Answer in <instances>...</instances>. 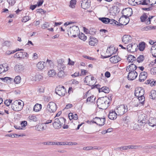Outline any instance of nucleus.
Listing matches in <instances>:
<instances>
[{"instance_id":"1","label":"nucleus","mask_w":156,"mask_h":156,"mask_svg":"<svg viewBox=\"0 0 156 156\" xmlns=\"http://www.w3.org/2000/svg\"><path fill=\"white\" fill-rule=\"evenodd\" d=\"M97 104L99 108L105 109L110 105L109 99L107 97H102L97 100Z\"/></svg>"},{"instance_id":"2","label":"nucleus","mask_w":156,"mask_h":156,"mask_svg":"<svg viewBox=\"0 0 156 156\" xmlns=\"http://www.w3.org/2000/svg\"><path fill=\"white\" fill-rule=\"evenodd\" d=\"M68 34L71 36L75 37L78 35L80 31L78 26H72L69 27V29L68 30Z\"/></svg>"},{"instance_id":"3","label":"nucleus","mask_w":156,"mask_h":156,"mask_svg":"<svg viewBox=\"0 0 156 156\" xmlns=\"http://www.w3.org/2000/svg\"><path fill=\"white\" fill-rule=\"evenodd\" d=\"M66 120L63 117L55 118L53 123V127L55 129H59L61 127L63 123H65Z\"/></svg>"},{"instance_id":"4","label":"nucleus","mask_w":156,"mask_h":156,"mask_svg":"<svg viewBox=\"0 0 156 156\" xmlns=\"http://www.w3.org/2000/svg\"><path fill=\"white\" fill-rule=\"evenodd\" d=\"M22 102L19 100H16L12 104L11 108L15 111H19L21 110L23 108V105H22Z\"/></svg>"},{"instance_id":"5","label":"nucleus","mask_w":156,"mask_h":156,"mask_svg":"<svg viewBox=\"0 0 156 156\" xmlns=\"http://www.w3.org/2000/svg\"><path fill=\"white\" fill-rule=\"evenodd\" d=\"M127 109L126 105H122L117 107L115 110L118 115L121 116L127 112Z\"/></svg>"},{"instance_id":"6","label":"nucleus","mask_w":156,"mask_h":156,"mask_svg":"<svg viewBox=\"0 0 156 156\" xmlns=\"http://www.w3.org/2000/svg\"><path fill=\"white\" fill-rule=\"evenodd\" d=\"M117 51V49H116L113 47L110 46L108 48L106 51V54L107 55L103 56V58H106L111 57L112 55L115 54Z\"/></svg>"},{"instance_id":"7","label":"nucleus","mask_w":156,"mask_h":156,"mask_svg":"<svg viewBox=\"0 0 156 156\" xmlns=\"http://www.w3.org/2000/svg\"><path fill=\"white\" fill-rule=\"evenodd\" d=\"M55 92L57 94L61 96H64L66 92L65 87L63 86L57 87L55 89Z\"/></svg>"},{"instance_id":"8","label":"nucleus","mask_w":156,"mask_h":156,"mask_svg":"<svg viewBox=\"0 0 156 156\" xmlns=\"http://www.w3.org/2000/svg\"><path fill=\"white\" fill-rule=\"evenodd\" d=\"M57 109L56 105L53 102H49L47 107V111L50 113L54 112Z\"/></svg>"},{"instance_id":"9","label":"nucleus","mask_w":156,"mask_h":156,"mask_svg":"<svg viewBox=\"0 0 156 156\" xmlns=\"http://www.w3.org/2000/svg\"><path fill=\"white\" fill-rule=\"evenodd\" d=\"M105 118H100L98 117H95L93 119L92 122L98 125L102 126L105 123Z\"/></svg>"},{"instance_id":"10","label":"nucleus","mask_w":156,"mask_h":156,"mask_svg":"<svg viewBox=\"0 0 156 156\" xmlns=\"http://www.w3.org/2000/svg\"><path fill=\"white\" fill-rule=\"evenodd\" d=\"M137 44L134 42L129 44L127 46L126 49L127 51L130 52H134L136 51Z\"/></svg>"},{"instance_id":"11","label":"nucleus","mask_w":156,"mask_h":156,"mask_svg":"<svg viewBox=\"0 0 156 156\" xmlns=\"http://www.w3.org/2000/svg\"><path fill=\"white\" fill-rule=\"evenodd\" d=\"M154 16H151L148 18L147 16L145 14L143 15L140 18L142 22H144L147 24H149L151 23V19L154 17Z\"/></svg>"},{"instance_id":"12","label":"nucleus","mask_w":156,"mask_h":156,"mask_svg":"<svg viewBox=\"0 0 156 156\" xmlns=\"http://www.w3.org/2000/svg\"><path fill=\"white\" fill-rule=\"evenodd\" d=\"M147 119L145 118L144 114L140 115L138 118V123L141 126H144L145 124L147 123Z\"/></svg>"},{"instance_id":"13","label":"nucleus","mask_w":156,"mask_h":156,"mask_svg":"<svg viewBox=\"0 0 156 156\" xmlns=\"http://www.w3.org/2000/svg\"><path fill=\"white\" fill-rule=\"evenodd\" d=\"M137 76V73L136 71H133L129 72L127 77L128 80H133L135 79Z\"/></svg>"},{"instance_id":"14","label":"nucleus","mask_w":156,"mask_h":156,"mask_svg":"<svg viewBox=\"0 0 156 156\" xmlns=\"http://www.w3.org/2000/svg\"><path fill=\"white\" fill-rule=\"evenodd\" d=\"M144 90L141 87L136 88L135 90V95L136 97L141 96L144 95Z\"/></svg>"},{"instance_id":"15","label":"nucleus","mask_w":156,"mask_h":156,"mask_svg":"<svg viewBox=\"0 0 156 156\" xmlns=\"http://www.w3.org/2000/svg\"><path fill=\"white\" fill-rule=\"evenodd\" d=\"M28 54L25 52H19L15 54L14 57V58H24L27 56Z\"/></svg>"},{"instance_id":"16","label":"nucleus","mask_w":156,"mask_h":156,"mask_svg":"<svg viewBox=\"0 0 156 156\" xmlns=\"http://www.w3.org/2000/svg\"><path fill=\"white\" fill-rule=\"evenodd\" d=\"M115 111H116L113 110H110L108 115V117L109 119L114 120L117 118L118 114Z\"/></svg>"},{"instance_id":"17","label":"nucleus","mask_w":156,"mask_h":156,"mask_svg":"<svg viewBox=\"0 0 156 156\" xmlns=\"http://www.w3.org/2000/svg\"><path fill=\"white\" fill-rule=\"evenodd\" d=\"M132 38L131 36L128 35H125L122 38V42L125 44H128L131 41Z\"/></svg>"},{"instance_id":"18","label":"nucleus","mask_w":156,"mask_h":156,"mask_svg":"<svg viewBox=\"0 0 156 156\" xmlns=\"http://www.w3.org/2000/svg\"><path fill=\"white\" fill-rule=\"evenodd\" d=\"M82 7L84 9H86L90 6V0H83L81 3Z\"/></svg>"},{"instance_id":"19","label":"nucleus","mask_w":156,"mask_h":156,"mask_svg":"<svg viewBox=\"0 0 156 156\" xmlns=\"http://www.w3.org/2000/svg\"><path fill=\"white\" fill-rule=\"evenodd\" d=\"M123 13L125 14V16H130L133 14L132 9L130 8H126L123 10L122 13Z\"/></svg>"},{"instance_id":"20","label":"nucleus","mask_w":156,"mask_h":156,"mask_svg":"<svg viewBox=\"0 0 156 156\" xmlns=\"http://www.w3.org/2000/svg\"><path fill=\"white\" fill-rule=\"evenodd\" d=\"M147 73L145 72H143L140 73L139 80L140 82H143L145 80L147 76Z\"/></svg>"},{"instance_id":"21","label":"nucleus","mask_w":156,"mask_h":156,"mask_svg":"<svg viewBox=\"0 0 156 156\" xmlns=\"http://www.w3.org/2000/svg\"><path fill=\"white\" fill-rule=\"evenodd\" d=\"M137 67L135 64H132L129 66H127L126 68V71L127 72H133V71H136Z\"/></svg>"},{"instance_id":"22","label":"nucleus","mask_w":156,"mask_h":156,"mask_svg":"<svg viewBox=\"0 0 156 156\" xmlns=\"http://www.w3.org/2000/svg\"><path fill=\"white\" fill-rule=\"evenodd\" d=\"M8 68L9 66L6 63L0 65V74L7 71Z\"/></svg>"},{"instance_id":"23","label":"nucleus","mask_w":156,"mask_h":156,"mask_svg":"<svg viewBox=\"0 0 156 156\" xmlns=\"http://www.w3.org/2000/svg\"><path fill=\"white\" fill-rule=\"evenodd\" d=\"M121 58L118 55H115L110 58V61L113 63H116L121 60Z\"/></svg>"},{"instance_id":"24","label":"nucleus","mask_w":156,"mask_h":156,"mask_svg":"<svg viewBox=\"0 0 156 156\" xmlns=\"http://www.w3.org/2000/svg\"><path fill=\"white\" fill-rule=\"evenodd\" d=\"M147 123L152 127L156 126V119L153 117L150 118L148 120H147Z\"/></svg>"},{"instance_id":"25","label":"nucleus","mask_w":156,"mask_h":156,"mask_svg":"<svg viewBox=\"0 0 156 156\" xmlns=\"http://www.w3.org/2000/svg\"><path fill=\"white\" fill-rule=\"evenodd\" d=\"M98 42V41L96 38L90 37L89 40V43L90 45L94 46L97 44Z\"/></svg>"},{"instance_id":"26","label":"nucleus","mask_w":156,"mask_h":156,"mask_svg":"<svg viewBox=\"0 0 156 156\" xmlns=\"http://www.w3.org/2000/svg\"><path fill=\"white\" fill-rule=\"evenodd\" d=\"M35 127L36 129L39 131H43L46 129L44 123H39L38 125H36Z\"/></svg>"},{"instance_id":"27","label":"nucleus","mask_w":156,"mask_h":156,"mask_svg":"<svg viewBox=\"0 0 156 156\" xmlns=\"http://www.w3.org/2000/svg\"><path fill=\"white\" fill-rule=\"evenodd\" d=\"M27 120L30 122H36L38 120V119L37 115L34 114L30 115L27 118Z\"/></svg>"},{"instance_id":"28","label":"nucleus","mask_w":156,"mask_h":156,"mask_svg":"<svg viewBox=\"0 0 156 156\" xmlns=\"http://www.w3.org/2000/svg\"><path fill=\"white\" fill-rule=\"evenodd\" d=\"M15 71L17 73H20L23 70V67L22 65H16L14 68Z\"/></svg>"},{"instance_id":"29","label":"nucleus","mask_w":156,"mask_h":156,"mask_svg":"<svg viewBox=\"0 0 156 156\" xmlns=\"http://www.w3.org/2000/svg\"><path fill=\"white\" fill-rule=\"evenodd\" d=\"M41 108L42 105L41 104L37 103L34 106L33 110L36 112H38L41 110Z\"/></svg>"},{"instance_id":"30","label":"nucleus","mask_w":156,"mask_h":156,"mask_svg":"<svg viewBox=\"0 0 156 156\" xmlns=\"http://www.w3.org/2000/svg\"><path fill=\"white\" fill-rule=\"evenodd\" d=\"M151 52L153 56L156 58V44L153 45L151 49Z\"/></svg>"},{"instance_id":"31","label":"nucleus","mask_w":156,"mask_h":156,"mask_svg":"<svg viewBox=\"0 0 156 156\" xmlns=\"http://www.w3.org/2000/svg\"><path fill=\"white\" fill-rule=\"evenodd\" d=\"M98 91L99 92H102L105 93H108L109 92V89L106 87H104L101 88H99Z\"/></svg>"},{"instance_id":"32","label":"nucleus","mask_w":156,"mask_h":156,"mask_svg":"<svg viewBox=\"0 0 156 156\" xmlns=\"http://www.w3.org/2000/svg\"><path fill=\"white\" fill-rule=\"evenodd\" d=\"M44 62L42 61L40 62L37 64V68L40 69H43L44 68Z\"/></svg>"},{"instance_id":"33","label":"nucleus","mask_w":156,"mask_h":156,"mask_svg":"<svg viewBox=\"0 0 156 156\" xmlns=\"http://www.w3.org/2000/svg\"><path fill=\"white\" fill-rule=\"evenodd\" d=\"M150 98L154 99L156 98V91L154 90H152L149 94Z\"/></svg>"},{"instance_id":"34","label":"nucleus","mask_w":156,"mask_h":156,"mask_svg":"<svg viewBox=\"0 0 156 156\" xmlns=\"http://www.w3.org/2000/svg\"><path fill=\"white\" fill-rule=\"evenodd\" d=\"M139 48L140 51H143L145 47V44L144 42H142L139 44Z\"/></svg>"},{"instance_id":"35","label":"nucleus","mask_w":156,"mask_h":156,"mask_svg":"<svg viewBox=\"0 0 156 156\" xmlns=\"http://www.w3.org/2000/svg\"><path fill=\"white\" fill-rule=\"evenodd\" d=\"M65 65L62 63H59L57 66L58 69L59 71L64 70L65 68Z\"/></svg>"},{"instance_id":"36","label":"nucleus","mask_w":156,"mask_h":156,"mask_svg":"<svg viewBox=\"0 0 156 156\" xmlns=\"http://www.w3.org/2000/svg\"><path fill=\"white\" fill-rule=\"evenodd\" d=\"M76 0H71L70 2L69 7L72 8H74L76 4Z\"/></svg>"},{"instance_id":"37","label":"nucleus","mask_w":156,"mask_h":156,"mask_svg":"<svg viewBox=\"0 0 156 156\" xmlns=\"http://www.w3.org/2000/svg\"><path fill=\"white\" fill-rule=\"evenodd\" d=\"M83 29L84 31L86 32V33L87 34H95V31H94V29H92V30H93V31L91 30V29H90V30H89L88 29H87L85 27L83 28Z\"/></svg>"},{"instance_id":"38","label":"nucleus","mask_w":156,"mask_h":156,"mask_svg":"<svg viewBox=\"0 0 156 156\" xmlns=\"http://www.w3.org/2000/svg\"><path fill=\"white\" fill-rule=\"evenodd\" d=\"M95 97L93 95L89 97L87 99L86 102H93L95 101Z\"/></svg>"},{"instance_id":"39","label":"nucleus","mask_w":156,"mask_h":156,"mask_svg":"<svg viewBox=\"0 0 156 156\" xmlns=\"http://www.w3.org/2000/svg\"><path fill=\"white\" fill-rule=\"evenodd\" d=\"M98 19L100 20L104 23H108V20H109L108 18L106 17H100Z\"/></svg>"},{"instance_id":"40","label":"nucleus","mask_w":156,"mask_h":156,"mask_svg":"<svg viewBox=\"0 0 156 156\" xmlns=\"http://www.w3.org/2000/svg\"><path fill=\"white\" fill-rule=\"evenodd\" d=\"M138 97V100L140 101V103L142 105H143L145 100V97L143 95L141 96H140Z\"/></svg>"},{"instance_id":"41","label":"nucleus","mask_w":156,"mask_h":156,"mask_svg":"<svg viewBox=\"0 0 156 156\" xmlns=\"http://www.w3.org/2000/svg\"><path fill=\"white\" fill-rule=\"evenodd\" d=\"M56 73L53 69H51L48 71V75L50 77H54Z\"/></svg>"},{"instance_id":"42","label":"nucleus","mask_w":156,"mask_h":156,"mask_svg":"<svg viewBox=\"0 0 156 156\" xmlns=\"http://www.w3.org/2000/svg\"><path fill=\"white\" fill-rule=\"evenodd\" d=\"M78 36L80 39L84 41L86 40L87 39V37L85 36L84 34L82 33H81V34H80L79 35H78Z\"/></svg>"},{"instance_id":"43","label":"nucleus","mask_w":156,"mask_h":156,"mask_svg":"<svg viewBox=\"0 0 156 156\" xmlns=\"http://www.w3.org/2000/svg\"><path fill=\"white\" fill-rule=\"evenodd\" d=\"M58 76L61 78H63L65 77V75L63 70H61L57 74Z\"/></svg>"},{"instance_id":"44","label":"nucleus","mask_w":156,"mask_h":156,"mask_svg":"<svg viewBox=\"0 0 156 156\" xmlns=\"http://www.w3.org/2000/svg\"><path fill=\"white\" fill-rule=\"evenodd\" d=\"M136 59V58L132 55H129L128 58V60H129V61L132 62H133L134 61H135Z\"/></svg>"},{"instance_id":"45","label":"nucleus","mask_w":156,"mask_h":156,"mask_svg":"<svg viewBox=\"0 0 156 156\" xmlns=\"http://www.w3.org/2000/svg\"><path fill=\"white\" fill-rule=\"evenodd\" d=\"M21 78L20 76H16L14 80V82L16 84L19 83L21 81Z\"/></svg>"},{"instance_id":"46","label":"nucleus","mask_w":156,"mask_h":156,"mask_svg":"<svg viewBox=\"0 0 156 156\" xmlns=\"http://www.w3.org/2000/svg\"><path fill=\"white\" fill-rule=\"evenodd\" d=\"M144 59V57L143 55H140L138 57L137 59V60L138 62L140 63L143 62Z\"/></svg>"},{"instance_id":"47","label":"nucleus","mask_w":156,"mask_h":156,"mask_svg":"<svg viewBox=\"0 0 156 156\" xmlns=\"http://www.w3.org/2000/svg\"><path fill=\"white\" fill-rule=\"evenodd\" d=\"M123 121L124 123H128L130 121V118L128 116H126L124 118Z\"/></svg>"},{"instance_id":"48","label":"nucleus","mask_w":156,"mask_h":156,"mask_svg":"<svg viewBox=\"0 0 156 156\" xmlns=\"http://www.w3.org/2000/svg\"><path fill=\"white\" fill-rule=\"evenodd\" d=\"M36 80L40 81L43 79L42 76L40 74H37L35 76Z\"/></svg>"},{"instance_id":"49","label":"nucleus","mask_w":156,"mask_h":156,"mask_svg":"<svg viewBox=\"0 0 156 156\" xmlns=\"http://www.w3.org/2000/svg\"><path fill=\"white\" fill-rule=\"evenodd\" d=\"M134 129L135 130H140L141 129V128L140 127L139 125L138 124H135L133 126Z\"/></svg>"},{"instance_id":"50","label":"nucleus","mask_w":156,"mask_h":156,"mask_svg":"<svg viewBox=\"0 0 156 156\" xmlns=\"http://www.w3.org/2000/svg\"><path fill=\"white\" fill-rule=\"evenodd\" d=\"M49 23L47 22H45L41 26L42 28L44 29L48 28L49 27Z\"/></svg>"},{"instance_id":"51","label":"nucleus","mask_w":156,"mask_h":156,"mask_svg":"<svg viewBox=\"0 0 156 156\" xmlns=\"http://www.w3.org/2000/svg\"><path fill=\"white\" fill-rule=\"evenodd\" d=\"M7 1L11 6L13 5L16 3L15 0H7Z\"/></svg>"},{"instance_id":"52","label":"nucleus","mask_w":156,"mask_h":156,"mask_svg":"<svg viewBox=\"0 0 156 156\" xmlns=\"http://www.w3.org/2000/svg\"><path fill=\"white\" fill-rule=\"evenodd\" d=\"M140 147V146L137 145H129V149H136L137 148H139Z\"/></svg>"},{"instance_id":"53","label":"nucleus","mask_w":156,"mask_h":156,"mask_svg":"<svg viewBox=\"0 0 156 156\" xmlns=\"http://www.w3.org/2000/svg\"><path fill=\"white\" fill-rule=\"evenodd\" d=\"M149 4L151 5L152 6L153 5L155 4L156 3V0H148Z\"/></svg>"},{"instance_id":"54","label":"nucleus","mask_w":156,"mask_h":156,"mask_svg":"<svg viewBox=\"0 0 156 156\" xmlns=\"http://www.w3.org/2000/svg\"><path fill=\"white\" fill-rule=\"evenodd\" d=\"M152 28L151 27V26H148L143 27L142 29V31H147L148 30L151 29Z\"/></svg>"},{"instance_id":"55","label":"nucleus","mask_w":156,"mask_h":156,"mask_svg":"<svg viewBox=\"0 0 156 156\" xmlns=\"http://www.w3.org/2000/svg\"><path fill=\"white\" fill-rule=\"evenodd\" d=\"M109 20H108V23H110V24L113 25L114 24V23H115L116 22L117 23V21L114 19H110L109 18Z\"/></svg>"},{"instance_id":"56","label":"nucleus","mask_w":156,"mask_h":156,"mask_svg":"<svg viewBox=\"0 0 156 156\" xmlns=\"http://www.w3.org/2000/svg\"><path fill=\"white\" fill-rule=\"evenodd\" d=\"M44 88L42 87H40L38 88V92L39 94H41L44 92Z\"/></svg>"},{"instance_id":"57","label":"nucleus","mask_w":156,"mask_h":156,"mask_svg":"<svg viewBox=\"0 0 156 156\" xmlns=\"http://www.w3.org/2000/svg\"><path fill=\"white\" fill-rule=\"evenodd\" d=\"M118 149H120V150H122H122H126L129 149V146H122L118 148Z\"/></svg>"},{"instance_id":"58","label":"nucleus","mask_w":156,"mask_h":156,"mask_svg":"<svg viewBox=\"0 0 156 156\" xmlns=\"http://www.w3.org/2000/svg\"><path fill=\"white\" fill-rule=\"evenodd\" d=\"M81 73L80 75V76L86 75V73H87V71L84 69H81Z\"/></svg>"},{"instance_id":"59","label":"nucleus","mask_w":156,"mask_h":156,"mask_svg":"<svg viewBox=\"0 0 156 156\" xmlns=\"http://www.w3.org/2000/svg\"><path fill=\"white\" fill-rule=\"evenodd\" d=\"M38 55L36 53H34L33 55L32 60H34L38 58Z\"/></svg>"},{"instance_id":"60","label":"nucleus","mask_w":156,"mask_h":156,"mask_svg":"<svg viewBox=\"0 0 156 156\" xmlns=\"http://www.w3.org/2000/svg\"><path fill=\"white\" fill-rule=\"evenodd\" d=\"M79 76V72H76L73 74L71 75V76L73 77H75Z\"/></svg>"},{"instance_id":"61","label":"nucleus","mask_w":156,"mask_h":156,"mask_svg":"<svg viewBox=\"0 0 156 156\" xmlns=\"http://www.w3.org/2000/svg\"><path fill=\"white\" fill-rule=\"evenodd\" d=\"M105 75L106 77L108 78L110 76L111 74L109 72L107 71L105 73Z\"/></svg>"},{"instance_id":"62","label":"nucleus","mask_w":156,"mask_h":156,"mask_svg":"<svg viewBox=\"0 0 156 156\" xmlns=\"http://www.w3.org/2000/svg\"><path fill=\"white\" fill-rule=\"evenodd\" d=\"M29 20V17L25 16L23 18L22 21L23 22L24 21V22H26Z\"/></svg>"},{"instance_id":"63","label":"nucleus","mask_w":156,"mask_h":156,"mask_svg":"<svg viewBox=\"0 0 156 156\" xmlns=\"http://www.w3.org/2000/svg\"><path fill=\"white\" fill-rule=\"evenodd\" d=\"M46 62L48 63L50 66H52L53 65V63L52 61L50 60L47 59Z\"/></svg>"},{"instance_id":"64","label":"nucleus","mask_w":156,"mask_h":156,"mask_svg":"<svg viewBox=\"0 0 156 156\" xmlns=\"http://www.w3.org/2000/svg\"><path fill=\"white\" fill-rule=\"evenodd\" d=\"M22 126H26L27 125V122L26 121H23L21 123Z\"/></svg>"}]
</instances>
